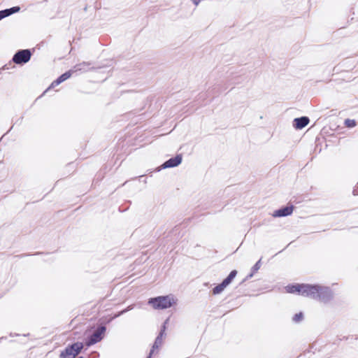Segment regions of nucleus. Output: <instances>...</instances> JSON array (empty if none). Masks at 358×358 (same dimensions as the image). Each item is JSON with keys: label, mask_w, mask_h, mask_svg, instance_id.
I'll use <instances>...</instances> for the list:
<instances>
[{"label": "nucleus", "mask_w": 358, "mask_h": 358, "mask_svg": "<svg viewBox=\"0 0 358 358\" xmlns=\"http://www.w3.org/2000/svg\"><path fill=\"white\" fill-rule=\"evenodd\" d=\"M227 286L222 282L221 284L216 286L213 290V292L214 294H218L221 293Z\"/></svg>", "instance_id": "ddd939ff"}, {"label": "nucleus", "mask_w": 358, "mask_h": 358, "mask_svg": "<svg viewBox=\"0 0 358 358\" xmlns=\"http://www.w3.org/2000/svg\"><path fill=\"white\" fill-rule=\"evenodd\" d=\"M182 162V156L178 155L173 158H171L165 162L162 165V169H168L178 166Z\"/></svg>", "instance_id": "39448f33"}, {"label": "nucleus", "mask_w": 358, "mask_h": 358, "mask_svg": "<svg viewBox=\"0 0 358 358\" xmlns=\"http://www.w3.org/2000/svg\"><path fill=\"white\" fill-rule=\"evenodd\" d=\"M309 119L307 117H301L294 120V127L297 129H301L308 125Z\"/></svg>", "instance_id": "6e6552de"}, {"label": "nucleus", "mask_w": 358, "mask_h": 358, "mask_svg": "<svg viewBox=\"0 0 358 358\" xmlns=\"http://www.w3.org/2000/svg\"><path fill=\"white\" fill-rule=\"evenodd\" d=\"M288 293L297 294L303 296L318 299L322 302H327L332 297L331 290L326 287L310 284H293L285 287Z\"/></svg>", "instance_id": "f257e3e1"}, {"label": "nucleus", "mask_w": 358, "mask_h": 358, "mask_svg": "<svg viewBox=\"0 0 358 358\" xmlns=\"http://www.w3.org/2000/svg\"><path fill=\"white\" fill-rule=\"evenodd\" d=\"M71 76V71H68V72H66L64 73V74H62L58 79H57L55 81H54L52 84H51V87H54L58 85H59L60 83H62V82L65 81L66 80H67L68 78H69Z\"/></svg>", "instance_id": "9d476101"}, {"label": "nucleus", "mask_w": 358, "mask_h": 358, "mask_svg": "<svg viewBox=\"0 0 358 358\" xmlns=\"http://www.w3.org/2000/svg\"><path fill=\"white\" fill-rule=\"evenodd\" d=\"M178 299L173 294L150 298L148 304L155 310L168 309L177 306Z\"/></svg>", "instance_id": "f03ea898"}, {"label": "nucleus", "mask_w": 358, "mask_h": 358, "mask_svg": "<svg viewBox=\"0 0 358 358\" xmlns=\"http://www.w3.org/2000/svg\"><path fill=\"white\" fill-rule=\"evenodd\" d=\"M292 212L293 207L292 206H289L275 210L273 213L272 215L273 217H285L291 215Z\"/></svg>", "instance_id": "0eeeda50"}, {"label": "nucleus", "mask_w": 358, "mask_h": 358, "mask_svg": "<svg viewBox=\"0 0 358 358\" xmlns=\"http://www.w3.org/2000/svg\"><path fill=\"white\" fill-rule=\"evenodd\" d=\"M236 274H237V271H236V270L232 271L229 273V275H228V277H227L226 279H224V280H223V282H224L227 286H228V285L231 283V282L234 279V278L236 277Z\"/></svg>", "instance_id": "9b49d317"}, {"label": "nucleus", "mask_w": 358, "mask_h": 358, "mask_svg": "<svg viewBox=\"0 0 358 358\" xmlns=\"http://www.w3.org/2000/svg\"><path fill=\"white\" fill-rule=\"evenodd\" d=\"M83 348V343L78 342L66 348L60 354V358H75Z\"/></svg>", "instance_id": "7ed1b4c3"}, {"label": "nucleus", "mask_w": 358, "mask_h": 358, "mask_svg": "<svg viewBox=\"0 0 358 358\" xmlns=\"http://www.w3.org/2000/svg\"><path fill=\"white\" fill-rule=\"evenodd\" d=\"M303 315L302 313H299L296 314L294 316L293 320L295 322H299L300 321H301L303 320Z\"/></svg>", "instance_id": "2eb2a0df"}, {"label": "nucleus", "mask_w": 358, "mask_h": 358, "mask_svg": "<svg viewBox=\"0 0 358 358\" xmlns=\"http://www.w3.org/2000/svg\"><path fill=\"white\" fill-rule=\"evenodd\" d=\"M31 58V52L29 50H23L17 52L13 58V61L17 64L27 63Z\"/></svg>", "instance_id": "20e7f679"}, {"label": "nucleus", "mask_w": 358, "mask_h": 358, "mask_svg": "<svg viewBox=\"0 0 358 358\" xmlns=\"http://www.w3.org/2000/svg\"><path fill=\"white\" fill-rule=\"evenodd\" d=\"M162 336H163V332H161L160 336L157 338V340L155 341V345H157L158 343H160V341L162 338Z\"/></svg>", "instance_id": "f3484780"}, {"label": "nucleus", "mask_w": 358, "mask_h": 358, "mask_svg": "<svg viewBox=\"0 0 358 358\" xmlns=\"http://www.w3.org/2000/svg\"><path fill=\"white\" fill-rule=\"evenodd\" d=\"M259 268H260V261H259L258 262H257L255 264V265L253 267V270H254V271H257L259 269Z\"/></svg>", "instance_id": "dca6fc26"}, {"label": "nucleus", "mask_w": 358, "mask_h": 358, "mask_svg": "<svg viewBox=\"0 0 358 358\" xmlns=\"http://www.w3.org/2000/svg\"><path fill=\"white\" fill-rule=\"evenodd\" d=\"M105 331L106 328L104 327L98 328L92 336L89 345L100 341L103 338Z\"/></svg>", "instance_id": "423d86ee"}, {"label": "nucleus", "mask_w": 358, "mask_h": 358, "mask_svg": "<svg viewBox=\"0 0 358 358\" xmlns=\"http://www.w3.org/2000/svg\"><path fill=\"white\" fill-rule=\"evenodd\" d=\"M20 10L19 6H15L9 9H6L0 11V20L6 17H8L13 13H17Z\"/></svg>", "instance_id": "1a4fd4ad"}, {"label": "nucleus", "mask_w": 358, "mask_h": 358, "mask_svg": "<svg viewBox=\"0 0 358 358\" xmlns=\"http://www.w3.org/2000/svg\"><path fill=\"white\" fill-rule=\"evenodd\" d=\"M236 274H237V271H236V270L232 271L229 273V275H228V277H227L226 279H224V280H223V282H224L227 286H228V285L231 283V282L234 279V278L236 277Z\"/></svg>", "instance_id": "f8f14e48"}, {"label": "nucleus", "mask_w": 358, "mask_h": 358, "mask_svg": "<svg viewBox=\"0 0 358 358\" xmlns=\"http://www.w3.org/2000/svg\"><path fill=\"white\" fill-rule=\"evenodd\" d=\"M345 124L348 127H354L356 126V122L354 120H350V119H348L345 121Z\"/></svg>", "instance_id": "4468645a"}, {"label": "nucleus", "mask_w": 358, "mask_h": 358, "mask_svg": "<svg viewBox=\"0 0 358 358\" xmlns=\"http://www.w3.org/2000/svg\"><path fill=\"white\" fill-rule=\"evenodd\" d=\"M79 358H83V357H80Z\"/></svg>", "instance_id": "a211bd4d"}]
</instances>
